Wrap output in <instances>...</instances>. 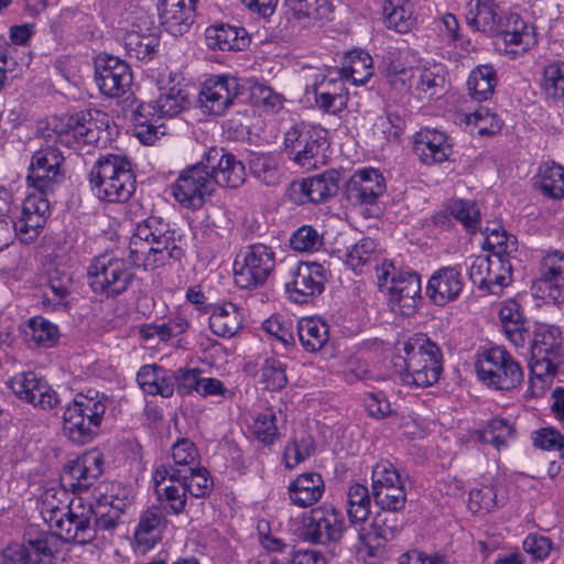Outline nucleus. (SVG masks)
Returning a JSON list of instances; mask_svg holds the SVG:
<instances>
[{
	"label": "nucleus",
	"mask_w": 564,
	"mask_h": 564,
	"mask_svg": "<svg viewBox=\"0 0 564 564\" xmlns=\"http://www.w3.org/2000/svg\"><path fill=\"white\" fill-rule=\"evenodd\" d=\"M95 195L108 203L127 202L135 189V178L130 161L119 154L100 156L89 173Z\"/></svg>",
	"instance_id": "nucleus-4"
},
{
	"label": "nucleus",
	"mask_w": 564,
	"mask_h": 564,
	"mask_svg": "<svg viewBox=\"0 0 564 564\" xmlns=\"http://www.w3.org/2000/svg\"><path fill=\"white\" fill-rule=\"evenodd\" d=\"M241 315L232 303L215 306L209 316V327L219 337H232L241 328Z\"/></svg>",
	"instance_id": "nucleus-42"
},
{
	"label": "nucleus",
	"mask_w": 564,
	"mask_h": 564,
	"mask_svg": "<svg viewBox=\"0 0 564 564\" xmlns=\"http://www.w3.org/2000/svg\"><path fill=\"white\" fill-rule=\"evenodd\" d=\"M485 245L491 251L490 256L507 258L517 250L516 237L509 235L503 228L485 229Z\"/></svg>",
	"instance_id": "nucleus-54"
},
{
	"label": "nucleus",
	"mask_w": 564,
	"mask_h": 564,
	"mask_svg": "<svg viewBox=\"0 0 564 564\" xmlns=\"http://www.w3.org/2000/svg\"><path fill=\"white\" fill-rule=\"evenodd\" d=\"M495 35L502 36L507 53L513 56L527 52L534 44L533 33L518 14L501 15Z\"/></svg>",
	"instance_id": "nucleus-31"
},
{
	"label": "nucleus",
	"mask_w": 564,
	"mask_h": 564,
	"mask_svg": "<svg viewBox=\"0 0 564 564\" xmlns=\"http://www.w3.org/2000/svg\"><path fill=\"white\" fill-rule=\"evenodd\" d=\"M324 490V480L317 473L299 475L289 486L290 499L300 508H307L317 502Z\"/></svg>",
	"instance_id": "nucleus-35"
},
{
	"label": "nucleus",
	"mask_w": 564,
	"mask_h": 564,
	"mask_svg": "<svg viewBox=\"0 0 564 564\" xmlns=\"http://www.w3.org/2000/svg\"><path fill=\"white\" fill-rule=\"evenodd\" d=\"M238 95V79L220 75L205 80L197 101L204 112L220 116L234 104Z\"/></svg>",
	"instance_id": "nucleus-17"
},
{
	"label": "nucleus",
	"mask_w": 564,
	"mask_h": 564,
	"mask_svg": "<svg viewBox=\"0 0 564 564\" xmlns=\"http://www.w3.org/2000/svg\"><path fill=\"white\" fill-rule=\"evenodd\" d=\"M159 97L153 101L152 108L159 117H174L185 110L188 105V94L184 87L169 76H161L158 80Z\"/></svg>",
	"instance_id": "nucleus-30"
},
{
	"label": "nucleus",
	"mask_w": 564,
	"mask_h": 564,
	"mask_svg": "<svg viewBox=\"0 0 564 564\" xmlns=\"http://www.w3.org/2000/svg\"><path fill=\"white\" fill-rule=\"evenodd\" d=\"M204 162L207 170H212L210 176L215 180V186L238 188L246 181V169L241 161L223 148H210Z\"/></svg>",
	"instance_id": "nucleus-19"
},
{
	"label": "nucleus",
	"mask_w": 564,
	"mask_h": 564,
	"mask_svg": "<svg viewBox=\"0 0 564 564\" xmlns=\"http://www.w3.org/2000/svg\"><path fill=\"white\" fill-rule=\"evenodd\" d=\"M108 117L105 112L80 111L67 118L65 129L62 130V142L79 149L80 144L91 145L101 139Z\"/></svg>",
	"instance_id": "nucleus-15"
},
{
	"label": "nucleus",
	"mask_w": 564,
	"mask_h": 564,
	"mask_svg": "<svg viewBox=\"0 0 564 564\" xmlns=\"http://www.w3.org/2000/svg\"><path fill=\"white\" fill-rule=\"evenodd\" d=\"M562 345L563 339L558 327L545 324L536 327L531 344L534 360L531 371L536 378L543 380L556 373Z\"/></svg>",
	"instance_id": "nucleus-13"
},
{
	"label": "nucleus",
	"mask_w": 564,
	"mask_h": 564,
	"mask_svg": "<svg viewBox=\"0 0 564 564\" xmlns=\"http://www.w3.org/2000/svg\"><path fill=\"white\" fill-rule=\"evenodd\" d=\"M511 263L498 256H478L471 259L468 268L470 281L478 289L490 294H499L511 280Z\"/></svg>",
	"instance_id": "nucleus-14"
},
{
	"label": "nucleus",
	"mask_w": 564,
	"mask_h": 564,
	"mask_svg": "<svg viewBox=\"0 0 564 564\" xmlns=\"http://www.w3.org/2000/svg\"><path fill=\"white\" fill-rule=\"evenodd\" d=\"M175 468L160 465L153 471L154 491L158 500L165 503V509L173 514L185 511L188 494L183 481L172 477Z\"/></svg>",
	"instance_id": "nucleus-21"
},
{
	"label": "nucleus",
	"mask_w": 564,
	"mask_h": 564,
	"mask_svg": "<svg viewBox=\"0 0 564 564\" xmlns=\"http://www.w3.org/2000/svg\"><path fill=\"white\" fill-rule=\"evenodd\" d=\"M478 379L497 390H511L523 379L522 369L502 347L481 352L476 361Z\"/></svg>",
	"instance_id": "nucleus-7"
},
{
	"label": "nucleus",
	"mask_w": 564,
	"mask_h": 564,
	"mask_svg": "<svg viewBox=\"0 0 564 564\" xmlns=\"http://www.w3.org/2000/svg\"><path fill=\"white\" fill-rule=\"evenodd\" d=\"M449 213L471 234L477 230L480 220V209L475 202L455 199L449 205Z\"/></svg>",
	"instance_id": "nucleus-59"
},
{
	"label": "nucleus",
	"mask_w": 564,
	"mask_h": 564,
	"mask_svg": "<svg viewBox=\"0 0 564 564\" xmlns=\"http://www.w3.org/2000/svg\"><path fill=\"white\" fill-rule=\"evenodd\" d=\"M246 31L229 24L210 25L205 31L206 44L212 50L240 51L245 47Z\"/></svg>",
	"instance_id": "nucleus-37"
},
{
	"label": "nucleus",
	"mask_w": 564,
	"mask_h": 564,
	"mask_svg": "<svg viewBox=\"0 0 564 564\" xmlns=\"http://www.w3.org/2000/svg\"><path fill=\"white\" fill-rule=\"evenodd\" d=\"M346 512L351 524L365 523L371 513V497L366 485L351 484L346 491Z\"/></svg>",
	"instance_id": "nucleus-40"
},
{
	"label": "nucleus",
	"mask_w": 564,
	"mask_h": 564,
	"mask_svg": "<svg viewBox=\"0 0 564 564\" xmlns=\"http://www.w3.org/2000/svg\"><path fill=\"white\" fill-rule=\"evenodd\" d=\"M390 305L395 312L411 316L421 301V280L414 272L400 273L391 279Z\"/></svg>",
	"instance_id": "nucleus-24"
},
{
	"label": "nucleus",
	"mask_w": 564,
	"mask_h": 564,
	"mask_svg": "<svg viewBox=\"0 0 564 564\" xmlns=\"http://www.w3.org/2000/svg\"><path fill=\"white\" fill-rule=\"evenodd\" d=\"M87 274L93 292L107 297L124 292L133 279V272L128 262L108 253L95 258Z\"/></svg>",
	"instance_id": "nucleus-8"
},
{
	"label": "nucleus",
	"mask_w": 564,
	"mask_h": 564,
	"mask_svg": "<svg viewBox=\"0 0 564 564\" xmlns=\"http://www.w3.org/2000/svg\"><path fill=\"white\" fill-rule=\"evenodd\" d=\"M197 0H160L159 12L162 25L173 35H182L194 21Z\"/></svg>",
	"instance_id": "nucleus-29"
},
{
	"label": "nucleus",
	"mask_w": 564,
	"mask_h": 564,
	"mask_svg": "<svg viewBox=\"0 0 564 564\" xmlns=\"http://www.w3.org/2000/svg\"><path fill=\"white\" fill-rule=\"evenodd\" d=\"M262 382L265 389L276 391L283 389L288 383L285 365L276 358H267L262 368Z\"/></svg>",
	"instance_id": "nucleus-62"
},
{
	"label": "nucleus",
	"mask_w": 564,
	"mask_h": 564,
	"mask_svg": "<svg viewBox=\"0 0 564 564\" xmlns=\"http://www.w3.org/2000/svg\"><path fill=\"white\" fill-rule=\"evenodd\" d=\"M172 477L183 481L187 492L196 498L205 497L213 486L208 471L195 466L189 469L175 468Z\"/></svg>",
	"instance_id": "nucleus-49"
},
{
	"label": "nucleus",
	"mask_w": 564,
	"mask_h": 564,
	"mask_svg": "<svg viewBox=\"0 0 564 564\" xmlns=\"http://www.w3.org/2000/svg\"><path fill=\"white\" fill-rule=\"evenodd\" d=\"M41 513L58 540L86 544L95 539L94 510L90 507H48L44 502Z\"/></svg>",
	"instance_id": "nucleus-6"
},
{
	"label": "nucleus",
	"mask_w": 564,
	"mask_h": 564,
	"mask_svg": "<svg viewBox=\"0 0 564 564\" xmlns=\"http://www.w3.org/2000/svg\"><path fill=\"white\" fill-rule=\"evenodd\" d=\"M315 451V443L312 436L302 435L294 437L284 448L283 459L286 468H294L307 459Z\"/></svg>",
	"instance_id": "nucleus-56"
},
{
	"label": "nucleus",
	"mask_w": 564,
	"mask_h": 564,
	"mask_svg": "<svg viewBox=\"0 0 564 564\" xmlns=\"http://www.w3.org/2000/svg\"><path fill=\"white\" fill-rule=\"evenodd\" d=\"M402 479L395 467L384 460L379 462L372 468L371 474V495L375 496L377 490H383L402 484Z\"/></svg>",
	"instance_id": "nucleus-60"
},
{
	"label": "nucleus",
	"mask_w": 564,
	"mask_h": 564,
	"mask_svg": "<svg viewBox=\"0 0 564 564\" xmlns=\"http://www.w3.org/2000/svg\"><path fill=\"white\" fill-rule=\"evenodd\" d=\"M404 508H380L372 519L371 528L378 540H393L404 528Z\"/></svg>",
	"instance_id": "nucleus-41"
},
{
	"label": "nucleus",
	"mask_w": 564,
	"mask_h": 564,
	"mask_svg": "<svg viewBox=\"0 0 564 564\" xmlns=\"http://www.w3.org/2000/svg\"><path fill=\"white\" fill-rule=\"evenodd\" d=\"M9 387L21 400L43 410H52L59 403L57 393L34 372H21L9 381Z\"/></svg>",
	"instance_id": "nucleus-20"
},
{
	"label": "nucleus",
	"mask_w": 564,
	"mask_h": 564,
	"mask_svg": "<svg viewBox=\"0 0 564 564\" xmlns=\"http://www.w3.org/2000/svg\"><path fill=\"white\" fill-rule=\"evenodd\" d=\"M404 369L400 378L406 386L427 388L435 384L443 372L441 348L424 334H414L399 344Z\"/></svg>",
	"instance_id": "nucleus-2"
},
{
	"label": "nucleus",
	"mask_w": 564,
	"mask_h": 564,
	"mask_svg": "<svg viewBox=\"0 0 564 564\" xmlns=\"http://www.w3.org/2000/svg\"><path fill=\"white\" fill-rule=\"evenodd\" d=\"M383 21L388 29L406 33L413 25L412 10L408 0H386L382 7Z\"/></svg>",
	"instance_id": "nucleus-46"
},
{
	"label": "nucleus",
	"mask_w": 564,
	"mask_h": 564,
	"mask_svg": "<svg viewBox=\"0 0 564 564\" xmlns=\"http://www.w3.org/2000/svg\"><path fill=\"white\" fill-rule=\"evenodd\" d=\"M137 381L147 394L170 398L174 392L172 373L156 365L141 367L137 375Z\"/></svg>",
	"instance_id": "nucleus-36"
},
{
	"label": "nucleus",
	"mask_w": 564,
	"mask_h": 564,
	"mask_svg": "<svg viewBox=\"0 0 564 564\" xmlns=\"http://www.w3.org/2000/svg\"><path fill=\"white\" fill-rule=\"evenodd\" d=\"M242 262L235 261V282L241 289L262 285L275 268V253L271 247L254 243L241 253Z\"/></svg>",
	"instance_id": "nucleus-12"
},
{
	"label": "nucleus",
	"mask_w": 564,
	"mask_h": 564,
	"mask_svg": "<svg viewBox=\"0 0 564 564\" xmlns=\"http://www.w3.org/2000/svg\"><path fill=\"white\" fill-rule=\"evenodd\" d=\"M463 288L464 280L460 271L455 267H443L431 275L426 293L435 305L444 306L455 301Z\"/></svg>",
	"instance_id": "nucleus-25"
},
{
	"label": "nucleus",
	"mask_w": 564,
	"mask_h": 564,
	"mask_svg": "<svg viewBox=\"0 0 564 564\" xmlns=\"http://www.w3.org/2000/svg\"><path fill=\"white\" fill-rule=\"evenodd\" d=\"M326 282L323 265L316 262H300L292 271V280L285 284L289 297L296 303H306L322 294Z\"/></svg>",
	"instance_id": "nucleus-18"
},
{
	"label": "nucleus",
	"mask_w": 564,
	"mask_h": 564,
	"mask_svg": "<svg viewBox=\"0 0 564 564\" xmlns=\"http://www.w3.org/2000/svg\"><path fill=\"white\" fill-rule=\"evenodd\" d=\"M30 564H56L59 541L55 533H43L26 542Z\"/></svg>",
	"instance_id": "nucleus-45"
},
{
	"label": "nucleus",
	"mask_w": 564,
	"mask_h": 564,
	"mask_svg": "<svg viewBox=\"0 0 564 564\" xmlns=\"http://www.w3.org/2000/svg\"><path fill=\"white\" fill-rule=\"evenodd\" d=\"M379 256L376 252V243L370 238H364L356 242L346 254V264L351 268L355 272H362V268L375 264Z\"/></svg>",
	"instance_id": "nucleus-51"
},
{
	"label": "nucleus",
	"mask_w": 564,
	"mask_h": 564,
	"mask_svg": "<svg viewBox=\"0 0 564 564\" xmlns=\"http://www.w3.org/2000/svg\"><path fill=\"white\" fill-rule=\"evenodd\" d=\"M315 102L319 109L329 113H338L347 106L348 91L345 82L336 76L324 75L313 87Z\"/></svg>",
	"instance_id": "nucleus-28"
},
{
	"label": "nucleus",
	"mask_w": 564,
	"mask_h": 564,
	"mask_svg": "<svg viewBox=\"0 0 564 564\" xmlns=\"http://www.w3.org/2000/svg\"><path fill=\"white\" fill-rule=\"evenodd\" d=\"M169 521L164 514L162 507L151 506L144 510L139 519L134 532L137 549L145 553L156 545L166 530Z\"/></svg>",
	"instance_id": "nucleus-27"
},
{
	"label": "nucleus",
	"mask_w": 564,
	"mask_h": 564,
	"mask_svg": "<svg viewBox=\"0 0 564 564\" xmlns=\"http://www.w3.org/2000/svg\"><path fill=\"white\" fill-rule=\"evenodd\" d=\"M95 82L101 94L116 98L130 88L132 73L124 61L111 55H99L95 61Z\"/></svg>",
	"instance_id": "nucleus-16"
},
{
	"label": "nucleus",
	"mask_w": 564,
	"mask_h": 564,
	"mask_svg": "<svg viewBox=\"0 0 564 564\" xmlns=\"http://www.w3.org/2000/svg\"><path fill=\"white\" fill-rule=\"evenodd\" d=\"M345 531L343 513L333 505L323 503L303 516L300 535L305 542L328 545L339 542Z\"/></svg>",
	"instance_id": "nucleus-9"
},
{
	"label": "nucleus",
	"mask_w": 564,
	"mask_h": 564,
	"mask_svg": "<svg viewBox=\"0 0 564 564\" xmlns=\"http://www.w3.org/2000/svg\"><path fill=\"white\" fill-rule=\"evenodd\" d=\"M513 427L505 420L494 419L484 430L475 432L478 441L492 445L498 451L507 445V440L512 437Z\"/></svg>",
	"instance_id": "nucleus-55"
},
{
	"label": "nucleus",
	"mask_w": 564,
	"mask_h": 564,
	"mask_svg": "<svg viewBox=\"0 0 564 564\" xmlns=\"http://www.w3.org/2000/svg\"><path fill=\"white\" fill-rule=\"evenodd\" d=\"M326 130L312 126L304 128L301 143L289 155L297 165L307 170L325 162Z\"/></svg>",
	"instance_id": "nucleus-26"
},
{
	"label": "nucleus",
	"mask_w": 564,
	"mask_h": 564,
	"mask_svg": "<svg viewBox=\"0 0 564 564\" xmlns=\"http://www.w3.org/2000/svg\"><path fill=\"white\" fill-rule=\"evenodd\" d=\"M64 156L55 147H45L36 150L30 161L26 184L36 191L35 196H45L53 193L64 180Z\"/></svg>",
	"instance_id": "nucleus-10"
},
{
	"label": "nucleus",
	"mask_w": 564,
	"mask_h": 564,
	"mask_svg": "<svg viewBox=\"0 0 564 564\" xmlns=\"http://www.w3.org/2000/svg\"><path fill=\"white\" fill-rule=\"evenodd\" d=\"M129 253L132 262L145 270L164 267L171 259L180 260L184 254L175 243V232L170 224L155 216L137 225L130 239Z\"/></svg>",
	"instance_id": "nucleus-1"
},
{
	"label": "nucleus",
	"mask_w": 564,
	"mask_h": 564,
	"mask_svg": "<svg viewBox=\"0 0 564 564\" xmlns=\"http://www.w3.org/2000/svg\"><path fill=\"white\" fill-rule=\"evenodd\" d=\"M497 85V74L491 65H479L474 68L467 80V88L473 99L485 101L489 99Z\"/></svg>",
	"instance_id": "nucleus-44"
},
{
	"label": "nucleus",
	"mask_w": 564,
	"mask_h": 564,
	"mask_svg": "<svg viewBox=\"0 0 564 564\" xmlns=\"http://www.w3.org/2000/svg\"><path fill=\"white\" fill-rule=\"evenodd\" d=\"M541 282L560 294L564 290V253L560 250L547 252L541 265Z\"/></svg>",
	"instance_id": "nucleus-48"
},
{
	"label": "nucleus",
	"mask_w": 564,
	"mask_h": 564,
	"mask_svg": "<svg viewBox=\"0 0 564 564\" xmlns=\"http://www.w3.org/2000/svg\"><path fill=\"white\" fill-rule=\"evenodd\" d=\"M251 174L268 186L280 183V173L274 158L270 155H254L249 161Z\"/></svg>",
	"instance_id": "nucleus-57"
},
{
	"label": "nucleus",
	"mask_w": 564,
	"mask_h": 564,
	"mask_svg": "<svg viewBox=\"0 0 564 564\" xmlns=\"http://www.w3.org/2000/svg\"><path fill=\"white\" fill-rule=\"evenodd\" d=\"M48 215L50 203L46 198L28 195L15 221L9 216L0 218V250L8 247L15 237L25 243L33 241L39 237Z\"/></svg>",
	"instance_id": "nucleus-5"
},
{
	"label": "nucleus",
	"mask_w": 564,
	"mask_h": 564,
	"mask_svg": "<svg viewBox=\"0 0 564 564\" xmlns=\"http://www.w3.org/2000/svg\"><path fill=\"white\" fill-rule=\"evenodd\" d=\"M466 123L477 128L478 133L481 135H492L501 129V121L499 118L484 107L466 115Z\"/></svg>",
	"instance_id": "nucleus-63"
},
{
	"label": "nucleus",
	"mask_w": 564,
	"mask_h": 564,
	"mask_svg": "<svg viewBox=\"0 0 564 564\" xmlns=\"http://www.w3.org/2000/svg\"><path fill=\"white\" fill-rule=\"evenodd\" d=\"M337 75L354 85H365L373 75L372 57L364 51L355 50L345 55Z\"/></svg>",
	"instance_id": "nucleus-38"
},
{
	"label": "nucleus",
	"mask_w": 564,
	"mask_h": 564,
	"mask_svg": "<svg viewBox=\"0 0 564 564\" xmlns=\"http://www.w3.org/2000/svg\"><path fill=\"white\" fill-rule=\"evenodd\" d=\"M536 185L546 197L561 199L564 196V169L554 163L544 164Z\"/></svg>",
	"instance_id": "nucleus-50"
},
{
	"label": "nucleus",
	"mask_w": 564,
	"mask_h": 564,
	"mask_svg": "<svg viewBox=\"0 0 564 564\" xmlns=\"http://www.w3.org/2000/svg\"><path fill=\"white\" fill-rule=\"evenodd\" d=\"M108 408L104 393L88 390L77 393L62 415V431L76 445L90 443L98 434L102 417Z\"/></svg>",
	"instance_id": "nucleus-3"
},
{
	"label": "nucleus",
	"mask_w": 564,
	"mask_h": 564,
	"mask_svg": "<svg viewBox=\"0 0 564 564\" xmlns=\"http://www.w3.org/2000/svg\"><path fill=\"white\" fill-rule=\"evenodd\" d=\"M291 247L295 251L313 252L323 245V237L312 226L300 227L291 237Z\"/></svg>",
	"instance_id": "nucleus-64"
},
{
	"label": "nucleus",
	"mask_w": 564,
	"mask_h": 564,
	"mask_svg": "<svg viewBox=\"0 0 564 564\" xmlns=\"http://www.w3.org/2000/svg\"><path fill=\"white\" fill-rule=\"evenodd\" d=\"M413 150L427 165L445 162L452 152L447 137L437 130L420 131L415 137Z\"/></svg>",
	"instance_id": "nucleus-32"
},
{
	"label": "nucleus",
	"mask_w": 564,
	"mask_h": 564,
	"mask_svg": "<svg viewBox=\"0 0 564 564\" xmlns=\"http://www.w3.org/2000/svg\"><path fill=\"white\" fill-rule=\"evenodd\" d=\"M445 86V75L440 65L419 69L415 88L425 97L433 98L442 95Z\"/></svg>",
	"instance_id": "nucleus-52"
},
{
	"label": "nucleus",
	"mask_w": 564,
	"mask_h": 564,
	"mask_svg": "<svg viewBox=\"0 0 564 564\" xmlns=\"http://www.w3.org/2000/svg\"><path fill=\"white\" fill-rule=\"evenodd\" d=\"M215 180L210 176L204 160L181 172L172 185L175 200L185 208H200L215 191Z\"/></svg>",
	"instance_id": "nucleus-11"
},
{
	"label": "nucleus",
	"mask_w": 564,
	"mask_h": 564,
	"mask_svg": "<svg viewBox=\"0 0 564 564\" xmlns=\"http://www.w3.org/2000/svg\"><path fill=\"white\" fill-rule=\"evenodd\" d=\"M384 192V177L375 169L355 172L346 184L347 199L354 205H372Z\"/></svg>",
	"instance_id": "nucleus-23"
},
{
	"label": "nucleus",
	"mask_w": 564,
	"mask_h": 564,
	"mask_svg": "<svg viewBox=\"0 0 564 564\" xmlns=\"http://www.w3.org/2000/svg\"><path fill=\"white\" fill-rule=\"evenodd\" d=\"M25 338L39 346H52L58 336L57 327L42 316L29 319L24 330Z\"/></svg>",
	"instance_id": "nucleus-53"
},
{
	"label": "nucleus",
	"mask_w": 564,
	"mask_h": 564,
	"mask_svg": "<svg viewBox=\"0 0 564 564\" xmlns=\"http://www.w3.org/2000/svg\"><path fill=\"white\" fill-rule=\"evenodd\" d=\"M102 464V455L99 452L86 453L66 465L63 480L73 491H85L101 475Z\"/></svg>",
	"instance_id": "nucleus-22"
},
{
	"label": "nucleus",
	"mask_w": 564,
	"mask_h": 564,
	"mask_svg": "<svg viewBox=\"0 0 564 564\" xmlns=\"http://www.w3.org/2000/svg\"><path fill=\"white\" fill-rule=\"evenodd\" d=\"M159 42L154 33H141L137 30L128 31L123 37L127 54L139 61L152 59Z\"/></svg>",
	"instance_id": "nucleus-47"
},
{
	"label": "nucleus",
	"mask_w": 564,
	"mask_h": 564,
	"mask_svg": "<svg viewBox=\"0 0 564 564\" xmlns=\"http://www.w3.org/2000/svg\"><path fill=\"white\" fill-rule=\"evenodd\" d=\"M338 174L326 172L317 176L308 177L300 183V191L307 202L322 203L334 196L338 191Z\"/></svg>",
	"instance_id": "nucleus-39"
},
{
	"label": "nucleus",
	"mask_w": 564,
	"mask_h": 564,
	"mask_svg": "<svg viewBox=\"0 0 564 564\" xmlns=\"http://www.w3.org/2000/svg\"><path fill=\"white\" fill-rule=\"evenodd\" d=\"M276 420V414L272 409H267L258 414L252 424V433L256 438L264 445H271L278 440L280 434Z\"/></svg>",
	"instance_id": "nucleus-58"
},
{
	"label": "nucleus",
	"mask_w": 564,
	"mask_h": 564,
	"mask_svg": "<svg viewBox=\"0 0 564 564\" xmlns=\"http://www.w3.org/2000/svg\"><path fill=\"white\" fill-rule=\"evenodd\" d=\"M501 13L494 0H470L466 22L475 31L492 36L499 30Z\"/></svg>",
	"instance_id": "nucleus-33"
},
{
	"label": "nucleus",
	"mask_w": 564,
	"mask_h": 564,
	"mask_svg": "<svg viewBox=\"0 0 564 564\" xmlns=\"http://www.w3.org/2000/svg\"><path fill=\"white\" fill-rule=\"evenodd\" d=\"M542 89L553 99L564 98V63H553L543 72Z\"/></svg>",
	"instance_id": "nucleus-61"
},
{
	"label": "nucleus",
	"mask_w": 564,
	"mask_h": 564,
	"mask_svg": "<svg viewBox=\"0 0 564 564\" xmlns=\"http://www.w3.org/2000/svg\"><path fill=\"white\" fill-rule=\"evenodd\" d=\"M297 336L305 350L315 352L327 343L329 328L321 318L305 317L297 323Z\"/></svg>",
	"instance_id": "nucleus-43"
},
{
	"label": "nucleus",
	"mask_w": 564,
	"mask_h": 564,
	"mask_svg": "<svg viewBox=\"0 0 564 564\" xmlns=\"http://www.w3.org/2000/svg\"><path fill=\"white\" fill-rule=\"evenodd\" d=\"M285 14L302 26L327 20L333 11L328 0H285Z\"/></svg>",
	"instance_id": "nucleus-34"
}]
</instances>
